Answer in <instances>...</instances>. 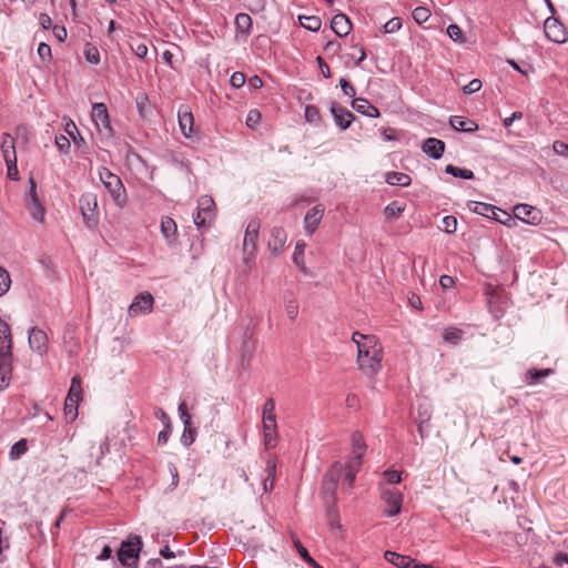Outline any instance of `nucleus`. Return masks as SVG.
<instances>
[{"label":"nucleus","instance_id":"obj_55","mask_svg":"<svg viewBox=\"0 0 568 568\" xmlns=\"http://www.w3.org/2000/svg\"><path fill=\"white\" fill-rule=\"evenodd\" d=\"M38 54L41 60L50 61L52 59L51 48L49 44L41 42L38 47Z\"/></svg>","mask_w":568,"mask_h":568},{"label":"nucleus","instance_id":"obj_14","mask_svg":"<svg viewBox=\"0 0 568 568\" xmlns=\"http://www.w3.org/2000/svg\"><path fill=\"white\" fill-rule=\"evenodd\" d=\"M91 116L100 132L105 131L108 134L112 133L109 112L104 103H94Z\"/></svg>","mask_w":568,"mask_h":568},{"label":"nucleus","instance_id":"obj_3","mask_svg":"<svg viewBox=\"0 0 568 568\" xmlns=\"http://www.w3.org/2000/svg\"><path fill=\"white\" fill-rule=\"evenodd\" d=\"M99 178L104 187L111 194L115 204L123 207L126 203V192L121 179L106 168L99 170Z\"/></svg>","mask_w":568,"mask_h":568},{"label":"nucleus","instance_id":"obj_40","mask_svg":"<svg viewBox=\"0 0 568 568\" xmlns=\"http://www.w3.org/2000/svg\"><path fill=\"white\" fill-rule=\"evenodd\" d=\"M135 104L140 115L142 118H146L150 110V101L148 95L145 93H139L135 98Z\"/></svg>","mask_w":568,"mask_h":568},{"label":"nucleus","instance_id":"obj_13","mask_svg":"<svg viewBox=\"0 0 568 568\" xmlns=\"http://www.w3.org/2000/svg\"><path fill=\"white\" fill-rule=\"evenodd\" d=\"M153 296L149 292H143L136 295L129 306V315L136 316L140 314H148L153 308Z\"/></svg>","mask_w":568,"mask_h":568},{"label":"nucleus","instance_id":"obj_36","mask_svg":"<svg viewBox=\"0 0 568 568\" xmlns=\"http://www.w3.org/2000/svg\"><path fill=\"white\" fill-rule=\"evenodd\" d=\"M298 19H300L301 26L311 31H317V30H320V28L322 26L321 19L315 16H310V17L301 16Z\"/></svg>","mask_w":568,"mask_h":568},{"label":"nucleus","instance_id":"obj_25","mask_svg":"<svg viewBox=\"0 0 568 568\" xmlns=\"http://www.w3.org/2000/svg\"><path fill=\"white\" fill-rule=\"evenodd\" d=\"M366 452V444L361 433L355 432L352 435V458L349 460H357L362 464V458Z\"/></svg>","mask_w":568,"mask_h":568},{"label":"nucleus","instance_id":"obj_15","mask_svg":"<svg viewBox=\"0 0 568 568\" xmlns=\"http://www.w3.org/2000/svg\"><path fill=\"white\" fill-rule=\"evenodd\" d=\"M287 241V234L283 227L275 226L270 232V239L267 241V248L273 255H280Z\"/></svg>","mask_w":568,"mask_h":568},{"label":"nucleus","instance_id":"obj_19","mask_svg":"<svg viewBox=\"0 0 568 568\" xmlns=\"http://www.w3.org/2000/svg\"><path fill=\"white\" fill-rule=\"evenodd\" d=\"M178 116L182 134L185 138H191L194 133V118L192 112L186 106H182L179 110Z\"/></svg>","mask_w":568,"mask_h":568},{"label":"nucleus","instance_id":"obj_39","mask_svg":"<svg viewBox=\"0 0 568 568\" xmlns=\"http://www.w3.org/2000/svg\"><path fill=\"white\" fill-rule=\"evenodd\" d=\"M470 210L483 216L490 217V214L496 212V206L483 202H473Z\"/></svg>","mask_w":568,"mask_h":568},{"label":"nucleus","instance_id":"obj_35","mask_svg":"<svg viewBox=\"0 0 568 568\" xmlns=\"http://www.w3.org/2000/svg\"><path fill=\"white\" fill-rule=\"evenodd\" d=\"M236 29L242 33H248L252 28V18L247 13H239L235 17Z\"/></svg>","mask_w":568,"mask_h":568},{"label":"nucleus","instance_id":"obj_50","mask_svg":"<svg viewBox=\"0 0 568 568\" xmlns=\"http://www.w3.org/2000/svg\"><path fill=\"white\" fill-rule=\"evenodd\" d=\"M286 315L291 320H295L298 315V304L295 300H287L285 302Z\"/></svg>","mask_w":568,"mask_h":568},{"label":"nucleus","instance_id":"obj_37","mask_svg":"<svg viewBox=\"0 0 568 568\" xmlns=\"http://www.w3.org/2000/svg\"><path fill=\"white\" fill-rule=\"evenodd\" d=\"M446 173L452 174L456 178H462L466 180H470L474 178V172L468 169H460L458 166H455L453 164H448L445 169Z\"/></svg>","mask_w":568,"mask_h":568},{"label":"nucleus","instance_id":"obj_21","mask_svg":"<svg viewBox=\"0 0 568 568\" xmlns=\"http://www.w3.org/2000/svg\"><path fill=\"white\" fill-rule=\"evenodd\" d=\"M160 230L169 245L175 243L178 237V225L172 217L163 216L161 219Z\"/></svg>","mask_w":568,"mask_h":568},{"label":"nucleus","instance_id":"obj_11","mask_svg":"<svg viewBox=\"0 0 568 568\" xmlns=\"http://www.w3.org/2000/svg\"><path fill=\"white\" fill-rule=\"evenodd\" d=\"M382 500L386 504L384 514L387 517L399 514L403 503V495L396 489H384L381 495Z\"/></svg>","mask_w":568,"mask_h":568},{"label":"nucleus","instance_id":"obj_7","mask_svg":"<svg viewBox=\"0 0 568 568\" xmlns=\"http://www.w3.org/2000/svg\"><path fill=\"white\" fill-rule=\"evenodd\" d=\"M82 399V386L79 376L71 379L70 389L64 403V414L68 418L74 419L78 416V405Z\"/></svg>","mask_w":568,"mask_h":568},{"label":"nucleus","instance_id":"obj_56","mask_svg":"<svg viewBox=\"0 0 568 568\" xmlns=\"http://www.w3.org/2000/svg\"><path fill=\"white\" fill-rule=\"evenodd\" d=\"M264 436V444L266 448H273L276 445V438H277V430L275 432H268L263 430Z\"/></svg>","mask_w":568,"mask_h":568},{"label":"nucleus","instance_id":"obj_58","mask_svg":"<svg viewBox=\"0 0 568 568\" xmlns=\"http://www.w3.org/2000/svg\"><path fill=\"white\" fill-rule=\"evenodd\" d=\"M55 145L61 152H68L70 150L71 143L65 135L60 134L55 136Z\"/></svg>","mask_w":568,"mask_h":568},{"label":"nucleus","instance_id":"obj_49","mask_svg":"<svg viewBox=\"0 0 568 568\" xmlns=\"http://www.w3.org/2000/svg\"><path fill=\"white\" fill-rule=\"evenodd\" d=\"M84 55L88 62L92 64H98L100 62V53L95 47L87 45L84 50Z\"/></svg>","mask_w":568,"mask_h":568},{"label":"nucleus","instance_id":"obj_53","mask_svg":"<svg viewBox=\"0 0 568 568\" xmlns=\"http://www.w3.org/2000/svg\"><path fill=\"white\" fill-rule=\"evenodd\" d=\"M7 164V175L9 179L11 180H19V171H18V166H17V159L14 160H9L6 162Z\"/></svg>","mask_w":568,"mask_h":568},{"label":"nucleus","instance_id":"obj_32","mask_svg":"<svg viewBox=\"0 0 568 568\" xmlns=\"http://www.w3.org/2000/svg\"><path fill=\"white\" fill-rule=\"evenodd\" d=\"M490 217H493L495 221L505 224L509 227L515 226L517 224L515 217L507 213L506 211H503L498 207H496V212L490 214Z\"/></svg>","mask_w":568,"mask_h":568},{"label":"nucleus","instance_id":"obj_62","mask_svg":"<svg viewBox=\"0 0 568 568\" xmlns=\"http://www.w3.org/2000/svg\"><path fill=\"white\" fill-rule=\"evenodd\" d=\"M230 83L236 89L241 88L245 83V74L243 72H234L231 75Z\"/></svg>","mask_w":568,"mask_h":568},{"label":"nucleus","instance_id":"obj_30","mask_svg":"<svg viewBox=\"0 0 568 568\" xmlns=\"http://www.w3.org/2000/svg\"><path fill=\"white\" fill-rule=\"evenodd\" d=\"M1 153L4 159V162L17 159L14 139L9 133L2 134Z\"/></svg>","mask_w":568,"mask_h":568},{"label":"nucleus","instance_id":"obj_59","mask_svg":"<svg viewBox=\"0 0 568 568\" xmlns=\"http://www.w3.org/2000/svg\"><path fill=\"white\" fill-rule=\"evenodd\" d=\"M383 476L389 484H398L402 480L400 473L393 469L385 470Z\"/></svg>","mask_w":568,"mask_h":568},{"label":"nucleus","instance_id":"obj_52","mask_svg":"<svg viewBox=\"0 0 568 568\" xmlns=\"http://www.w3.org/2000/svg\"><path fill=\"white\" fill-rule=\"evenodd\" d=\"M402 28V19L400 18H392L384 24L385 33H394Z\"/></svg>","mask_w":568,"mask_h":568},{"label":"nucleus","instance_id":"obj_45","mask_svg":"<svg viewBox=\"0 0 568 568\" xmlns=\"http://www.w3.org/2000/svg\"><path fill=\"white\" fill-rule=\"evenodd\" d=\"M179 414L181 420L183 422L184 428L189 429L192 426V415L189 413L185 402H182L179 405Z\"/></svg>","mask_w":568,"mask_h":568},{"label":"nucleus","instance_id":"obj_4","mask_svg":"<svg viewBox=\"0 0 568 568\" xmlns=\"http://www.w3.org/2000/svg\"><path fill=\"white\" fill-rule=\"evenodd\" d=\"M80 211L85 225L93 229L99 223V209L97 195L92 192L83 193L79 199Z\"/></svg>","mask_w":568,"mask_h":568},{"label":"nucleus","instance_id":"obj_51","mask_svg":"<svg viewBox=\"0 0 568 568\" xmlns=\"http://www.w3.org/2000/svg\"><path fill=\"white\" fill-rule=\"evenodd\" d=\"M443 230L447 233H454L457 230V219L452 215H447L443 219Z\"/></svg>","mask_w":568,"mask_h":568},{"label":"nucleus","instance_id":"obj_20","mask_svg":"<svg viewBox=\"0 0 568 568\" xmlns=\"http://www.w3.org/2000/svg\"><path fill=\"white\" fill-rule=\"evenodd\" d=\"M324 206L322 204H317L313 206L310 211H307L304 217V224L306 231L312 234L317 229L323 215H324Z\"/></svg>","mask_w":568,"mask_h":568},{"label":"nucleus","instance_id":"obj_60","mask_svg":"<svg viewBox=\"0 0 568 568\" xmlns=\"http://www.w3.org/2000/svg\"><path fill=\"white\" fill-rule=\"evenodd\" d=\"M481 81L479 79L471 80L468 84L463 88L464 93L471 94L481 89Z\"/></svg>","mask_w":568,"mask_h":568},{"label":"nucleus","instance_id":"obj_43","mask_svg":"<svg viewBox=\"0 0 568 568\" xmlns=\"http://www.w3.org/2000/svg\"><path fill=\"white\" fill-rule=\"evenodd\" d=\"M447 34L455 42L464 43L466 41L463 30L460 29V27L458 24H455V23L449 24L447 27Z\"/></svg>","mask_w":568,"mask_h":568},{"label":"nucleus","instance_id":"obj_9","mask_svg":"<svg viewBox=\"0 0 568 568\" xmlns=\"http://www.w3.org/2000/svg\"><path fill=\"white\" fill-rule=\"evenodd\" d=\"M487 295L488 307L493 316L495 318L503 317L509 303V298L505 291L496 287L488 291Z\"/></svg>","mask_w":568,"mask_h":568},{"label":"nucleus","instance_id":"obj_24","mask_svg":"<svg viewBox=\"0 0 568 568\" xmlns=\"http://www.w3.org/2000/svg\"><path fill=\"white\" fill-rule=\"evenodd\" d=\"M423 151L434 159H440L445 151V143L436 138H428L424 141Z\"/></svg>","mask_w":568,"mask_h":568},{"label":"nucleus","instance_id":"obj_64","mask_svg":"<svg viewBox=\"0 0 568 568\" xmlns=\"http://www.w3.org/2000/svg\"><path fill=\"white\" fill-rule=\"evenodd\" d=\"M554 151L559 155L568 156V144L561 141H555L552 145Z\"/></svg>","mask_w":568,"mask_h":568},{"label":"nucleus","instance_id":"obj_1","mask_svg":"<svg viewBox=\"0 0 568 568\" xmlns=\"http://www.w3.org/2000/svg\"><path fill=\"white\" fill-rule=\"evenodd\" d=\"M352 341L357 346L358 368L367 376L376 375L382 368L383 348L374 335L353 333Z\"/></svg>","mask_w":568,"mask_h":568},{"label":"nucleus","instance_id":"obj_63","mask_svg":"<svg viewBox=\"0 0 568 568\" xmlns=\"http://www.w3.org/2000/svg\"><path fill=\"white\" fill-rule=\"evenodd\" d=\"M339 85L345 95L353 98L356 94L355 88L346 79L341 78Z\"/></svg>","mask_w":568,"mask_h":568},{"label":"nucleus","instance_id":"obj_5","mask_svg":"<svg viewBox=\"0 0 568 568\" xmlns=\"http://www.w3.org/2000/svg\"><path fill=\"white\" fill-rule=\"evenodd\" d=\"M260 229L261 223L257 219H253L247 223L243 240L244 262L246 264H248L256 254Z\"/></svg>","mask_w":568,"mask_h":568},{"label":"nucleus","instance_id":"obj_61","mask_svg":"<svg viewBox=\"0 0 568 568\" xmlns=\"http://www.w3.org/2000/svg\"><path fill=\"white\" fill-rule=\"evenodd\" d=\"M528 376L534 381L537 382L541 377H546L551 374V369H536L531 368L528 371Z\"/></svg>","mask_w":568,"mask_h":568},{"label":"nucleus","instance_id":"obj_48","mask_svg":"<svg viewBox=\"0 0 568 568\" xmlns=\"http://www.w3.org/2000/svg\"><path fill=\"white\" fill-rule=\"evenodd\" d=\"M430 17V12L427 8L425 7H417L414 11H413V18L414 20L417 22V23H424L426 22Z\"/></svg>","mask_w":568,"mask_h":568},{"label":"nucleus","instance_id":"obj_8","mask_svg":"<svg viewBox=\"0 0 568 568\" xmlns=\"http://www.w3.org/2000/svg\"><path fill=\"white\" fill-rule=\"evenodd\" d=\"M29 191L24 197V205L31 217L38 222H43L45 209L39 200L37 193V183L33 178L29 179Z\"/></svg>","mask_w":568,"mask_h":568},{"label":"nucleus","instance_id":"obj_17","mask_svg":"<svg viewBox=\"0 0 568 568\" xmlns=\"http://www.w3.org/2000/svg\"><path fill=\"white\" fill-rule=\"evenodd\" d=\"M12 377V354L0 353V392L4 390Z\"/></svg>","mask_w":568,"mask_h":568},{"label":"nucleus","instance_id":"obj_22","mask_svg":"<svg viewBox=\"0 0 568 568\" xmlns=\"http://www.w3.org/2000/svg\"><path fill=\"white\" fill-rule=\"evenodd\" d=\"M331 112L335 119L336 124L339 125L343 130L347 129L354 120V115L349 110L337 104H333L331 106Z\"/></svg>","mask_w":568,"mask_h":568},{"label":"nucleus","instance_id":"obj_26","mask_svg":"<svg viewBox=\"0 0 568 568\" xmlns=\"http://www.w3.org/2000/svg\"><path fill=\"white\" fill-rule=\"evenodd\" d=\"M12 354V336L9 325L0 318V353Z\"/></svg>","mask_w":568,"mask_h":568},{"label":"nucleus","instance_id":"obj_31","mask_svg":"<svg viewBox=\"0 0 568 568\" xmlns=\"http://www.w3.org/2000/svg\"><path fill=\"white\" fill-rule=\"evenodd\" d=\"M386 182L389 185H399V186H407L410 184L412 180L409 175L402 173V172H388L386 174Z\"/></svg>","mask_w":568,"mask_h":568},{"label":"nucleus","instance_id":"obj_28","mask_svg":"<svg viewBox=\"0 0 568 568\" xmlns=\"http://www.w3.org/2000/svg\"><path fill=\"white\" fill-rule=\"evenodd\" d=\"M449 123L456 131L474 132L478 129L475 121L458 115L450 116Z\"/></svg>","mask_w":568,"mask_h":568},{"label":"nucleus","instance_id":"obj_12","mask_svg":"<svg viewBox=\"0 0 568 568\" xmlns=\"http://www.w3.org/2000/svg\"><path fill=\"white\" fill-rule=\"evenodd\" d=\"M546 37L554 42L564 43L567 40V32L564 24L555 18H547L544 23Z\"/></svg>","mask_w":568,"mask_h":568},{"label":"nucleus","instance_id":"obj_29","mask_svg":"<svg viewBox=\"0 0 568 568\" xmlns=\"http://www.w3.org/2000/svg\"><path fill=\"white\" fill-rule=\"evenodd\" d=\"M384 558L397 568H410L412 564H414V559L409 556L400 555L390 550L385 551Z\"/></svg>","mask_w":568,"mask_h":568},{"label":"nucleus","instance_id":"obj_57","mask_svg":"<svg viewBox=\"0 0 568 568\" xmlns=\"http://www.w3.org/2000/svg\"><path fill=\"white\" fill-rule=\"evenodd\" d=\"M196 437V429L191 426L189 429L184 428V433L182 435V442L185 446H190Z\"/></svg>","mask_w":568,"mask_h":568},{"label":"nucleus","instance_id":"obj_44","mask_svg":"<svg viewBox=\"0 0 568 568\" xmlns=\"http://www.w3.org/2000/svg\"><path fill=\"white\" fill-rule=\"evenodd\" d=\"M27 449H28L27 440L20 439L11 447V450H10L11 459H18L27 452Z\"/></svg>","mask_w":568,"mask_h":568},{"label":"nucleus","instance_id":"obj_33","mask_svg":"<svg viewBox=\"0 0 568 568\" xmlns=\"http://www.w3.org/2000/svg\"><path fill=\"white\" fill-rule=\"evenodd\" d=\"M275 470H276L275 462L268 460L266 464L267 475L263 480V486H264L265 491H271L273 489L274 480H275Z\"/></svg>","mask_w":568,"mask_h":568},{"label":"nucleus","instance_id":"obj_41","mask_svg":"<svg viewBox=\"0 0 568 568\" xmlns=\"http://www.w3.org/2000/svg\"><path fill=\"white\" fill-rule=\"evenodd\" d=\"M464 332L457 327H448L444 331L443 337L447 343L457 344L462 337Z\"/></svg>","mask_w":568,"mask_h":568},{"label":"nucleus","instance_id":"obj_6","mask_svg":"<svg viewBox=\"0 0 568 568\" xmlns=\"http://www.w3.org/2000/svg\"><path fill=\"white\" fill-rule=\"evenodd\" d=\"M141 538L139 536H131L129 540L123 541L119 551L118 559L123 566H134L139 558L141 549Z\"/></svg>","mask_w":568,"mask_h":568},{"label":"nucleus","instance_id":"obj_42","mask_svg":"<svg viewBox=\"0 0 568 568\" xmlns=\"http://www.w3.org/2000/svg\"><path fill=\"white\" fill-rule=\"evenodd\" d=\"M294 546L300 554V556L303 558L304 561H306L310 566L315 568H321L317 562L310 556L307 549L300 542L297 538L293 539Z\"/></svg>","mask_w":568,"mask_h":568},{"label":"nucleus","instance_id":"obj_16","mask_svg":"<svg viewBox=\"0 0 568 568\" xmlns=\"http://www.w3.org/2000/svg\"><path fill=\"white\" fill-rule=\"evenodd\" d=\"M514 217L528 224L536 225L540 222V211L528 204H517L514 207Z\"/></svg>","mask_w":568,"mask_h":568},{"label":"nucleus","instance_id":"obj_34","mask_svg":"<svg viewBox=\"0 0 568 568\" xmlns=\"http://www.w3.org/2000/svg\"><path fill=\"white\" fill-rule=\"evenodd\" d=\"M306 244L303 241H298L295 245L293 262L301 268V271L305 272V262H304V251Z\"/></svg>","mask_w":568,"mask_h":568},{"label":"nucleus","instance_id":"obj_23","mask_svg":"<svg viewBox=\"0 0 568 568\" xmlns=\"http://www.w3.org/2000/svg\"><path fill=\"white\" fill-rule=\"evenodd\" d=\"M331 28L338 37H346L352 30V23L346 14L338 13L332 19Z\"/></svg>","mask_w":568,"mask_h":568},{"label":"nucleus","instance_id":"obj_46","mask_svg":"<svg viewBox=\"0 0 568 568\" xmlns=\"http://www.w3.org/2000/svg\"><path fill=\"white\" fill-rule=\"evenodd\" d=\"M262 120V114L257 109H252L248 111L246 116V125L250 129H255Z\"/></svg>","mask_w":568,"mask_h":568},{"label":"nucleus","instance_id":"obj_27","mask_svg":"<svg viewBox=\"0 0 568 568\" xmlns=\"http://www.w3.org/2000/svg\"><path fill=\"white\" fill-rule=\"evenodd\" d=\"M352 106L357 112L369 118H378L379 111L376 106L372 105L366 99L356 98L352 101Z\"/></svg>","mask_w":568,"mask_h":568},{"label":"nucleus","instance_id":"obj_2","mask_svg":"<svg viewBox=\"0 0 568 568\" xmlns=\"http://www.w3.org/2000/svg\"><path fill=\"white\" fill-rule=\"evenodd\" d=\"M361 466L357 460H349L346 466L341 463L333 464L325 476V489L334 494L335 484L339 480L352 487Z\"/></svg>","mask_w":568,"mask_h":568},{"label":"nucleus","instance_id":"obj_38","mask_svg":"<svg viewBox=\"0 0 568 568\" xmlns=\"http://www.w3.org/2000/svg\"><path fill=\"white\" fill-rule=\"evenodd\" d=\"M405 211V204L398 201L390 202L384 210L386 217H398Z\"/></svg>","mask_w":568,"mask_h":568},{"label":"nucleus","instance_id":"obj_10","mask_svg":"<svg viewBox=\"0 0 568 568\" xmlns=\"http://www.w3.org/2000/svg\"><path fill=\"white\" fill-rule=\"evenodd\" d=\"M215 203L209 195H203L197 202V213L194 216V223L197 227L210 225L214 219Z\"/></svg>","mask_w":568,"mask_h":568},{"label":"nucleus","instance_id":"obj_18","mask_svg":"<svg viewBox=\"0 0 568 568\" xmlns=\"http://www.w3.org/2000/svg\"><path fill=\"white\" fill-rule=\"evenodd\" d=\"M28 342L31 349L39 354L42 355L47 352L48 336L42 329L32 327L29 331Z\"/></svg>","mask_w":568,"mask_h":568},{"label":"nucleus","instance_id":"obj_47","mask_svg":"<svg viewBox=\"0 0 568 568\" xmlns=\"http://www.w3.org/2000/svg\"><path fill=\"white\" fill-rule=\"evenodd\" d=\"M11 285V278L7 270L0 266V296L6 294Z\"/></svg>","mask_w":568,"mask_h":568},{"label":"nucleus","instance_id":"obj_54","mask_svg":"<svg viewBox=\"0 0 568 568\" xmlns=\"http://www.w3.org/2000/svg\"><path fill=\"white\" fill-rule=\"evenodd\" d=\"M263 417H276L275 414V400L273 398L266 399L263 406L262 418Z\"/></svg>","mask_w":568,"mask_h":568}]
</instances>
